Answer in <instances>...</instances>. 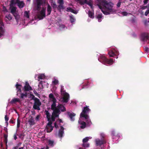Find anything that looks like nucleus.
<instances>
[{
	"mask_svg": "<svg viewBox=\"0 0 149 149\" xmlns=\"http://www.w3.org/2000/svg\"><path fill=\"white\" fill-rule=\"evenodd\" d=\"M45 114L46 115V118H47L48 120H49L51 119V114L48 111L45 110Z\"/></svg>",
	"mask_w": 149,
	"mask_h": 149,
	"instance_id": "nucleus-27",
	"label": "nucleus"
},
{
	"mask_svg": "<svg viewBox=\"0 0 149 149\" xmlns=\"http://www.w3.org/2000/svg\"><path fill=\"white\" fill-rule=\"evenodd\" d=\"M149 13V9L147 10L145 13V15L147 16Z\"/></svg>",
	"mask_w": 149,
	"mask_h": 149,
	"instance_id": "nucleus-53",
	"label": "nucleus"
},
{
	"mask_svg": "<svg viewBox=\"0 0 149 149\" xmlns=\"http://www.w3.org/2000/svg\"><path fill=\"white\" fill-rule=\"evenodd\" d=\"M45 9L42 8L41 10L40 14L37 15V17L38 18L40 19H43L45 16Z\"/></svg>",
	"mask_w": 149,
	"mask_h": 149,
	"instance_id": "nucleus-10",
	"label": "nucleus"
},
{
	"mask_svg": "<svg viewBox=\"0 0 149 149\" xmlns=\"http://www.w3.org/2000/svg\"><path fill=\"white\" fill-rule=\"evenodd\" d=\"M89 140V137H87L84 139L82 141L83 143L87 142Z\"/></svg>",
	"mask_w": 149,
	"mask_h": 149,
	"instance_id": "nucleus-42",
	"label": "nucleus"
},
{
	"mask_svg": "<svg viewBox=\"0 0 149 149\" xmlns=\"http://www.w3.org/2000/svg\"><path fill=\"white\" fill-rule=\"evenodd\" d=\"M6 17L9 20H11L12 19V16L10 14L7 15H6Z\"/></svg>",
	"mask_w": 149,
	"mask_h": 149,
	"instance_id": "nucleus-45",
	"label": "nucleus"
},
{
	"mask_svg": "<svg viewBox=\"0 0 149 149\" xmlns=\"http://www.w3.org/2000/svg\"><path fill=\"white\" fill-rule=\"evenodd\" d=\"M81 125L80 126V128L81 129H84L86 127V123L84 121H82L80 123Z\"/></svg>",
	"mask_w": 149,
	"mask_h": 149,
	"instance_id": "nucleus-32",
	"label": "nucleus"
},
{
	"mask_svg": "<svg viewBox=\"0 0 149 149\" xmlns=\"http://www.w3.org/2000/svg\"><path fill=\"white\" fill-rule=\"evenodd\" d=\"M82 146L85 148L88 147L89 146V144L87 142L83 143Z\"/></svg>",
	"mask_w": 149,
	"mask_h": 149,
	"instance_id": "nucleus-37",
	"label": "nucleus"
},
{
	"mask_svg": "<svg viewBox=\"0 0 149 149\" xmlns=\"http://www.w3.org/2000/svg\"><path fill=\"white\" fill-rule=\"evenodd\" d=\"M90 110V109L87 107H84L82 111L80 114V117L84 118L86 119H87L88 118L87 113Z\"/></svg>",
	"mask_w": 149,
	"mask_h": 149,
	"instance_id": "nucleus-5",
	"label": "nucleus"
},
{
	"mask_svg": "<svg viewBox=\"0 0 149 149\" xmlns=\"http://www.w3.org/2000/svg\"><path fill=\"white\" fill-rule=\"evenodd\" d=\"M36 7L38 11L40 10L41 6L45 3V0H36Z\"/></svg>",
	"mask_w": 149,
	"mask_h": 149,
	"instance_id": "nucleus-7",
	"label": "nucleus"
},
{
	"mask_svg": "<svg viewBox=\"0 0 149 149\" xmlns=\"http://www.w3.org/2000/svg\"><path fill=\"white\" fill-rule=\"evenodd\" d=\"M13 138L15 140H16L17 139V136L16 135V133H15L13 135Z\"/></svg>",
	"mask_w": 149,
	"mask_h": 149,
	"instance_id": "nucleus-57",
	"label": "nucleus"
},
{
	"mask_svg": "<svg viewBox=\"0 0 149 149\" xmlns=\"http://www.w3.org/2000/svg\"><path fill=\"white\" fill-rule=\"evenodd\" d=\"M28 122L30 125H34V120L32 116H31L28 120Z\"/></svg>",
	"mask_w": 149,
	"mask_h": 149,
	"instance_id": "nucleus-24",
	"label": "nucleus"
},
{
	"mask_svg": "<svg viewBox=\"0 0 149 149\" xmlns=\"http://www.w3.org/2000/svg\"><path fill=\"white\" fill-rule=\"evenodd\" d=\"M111 135L112 136H116L118 135L114 131H113L112 132Z\"/></svg>",
	"mask_w": 149,
	"mask_h": 149,
	"instance_id": "nucleus-48",
	"label": "nucleus"
},
{
	"mask_svg": "<svg viewBox=\"0 0 149 149\" xmlns=\"http://www.w3.org/2000/svg\"><path fill=\"white\" fill-rule=\"evenodd\" d=\"M54 126L57 129L58 128V126L57 125L56 122H55L54 123Z\"/></svg>",
	"mask_w": 149,
	"mask_h": 149,
	"instance_id": "nucleus-55",
	"label": "nucleus"
},
{
	"mask_svg": "<svg viewBox=\"0 0 149 149\" xmlns=\"http://www.w3.org/2000/svg\"><path fill=\"white\" fill-rule=\"evenodd\" d=\"M29 12L27 11H24V17L27 18H29Z\"/></svg>",
	"mask_w": 149,
	"mask_h": 149,
	"instance_id": "nucleus-33",
	"label": "nucleus"
},
{
	"mask_svg": "<svg viewBox=\"0 0 149 149\" xmlns=\"http://www.w3.org/2000/svg\"><path fill=\"white\" fill-rule=\"evenodd\" d=\"M124 16H127L128 13L126 12H123L121 13Z\"/></svg>",
	"mask_w": 149,
	"mask_h": 149,
	"instance_id": "nucleus-52",
	"label": "nucleus"
},
{
	"mask_svg": "<svg viewBox=\"0 0 149 149\" xmlns=\"http://www.w3.org/2000/svg\"><path fill=\"white\" fill-rule=\"evenodd\" d=\"M48 121L49 122L46 127V131L47 132H50L53 130L54 127L52 125V123L51 119Z\"/></svg>",
	"mask_w": 149,
	"mask_h": 149,
	"instance_id": "nucleus-9",
	"label": "nucleus"
},
{
	"mask_svg": "<svg viewBox=\"0 0 149 149\" xmlns=\"http://www.w3.org/2000/svg\"><path fill=\"white\" fill-rule=\"evenodd\" d=\"M58 10L60 11H61V10L64 9V8L63 4H59L57 7Z\"/></svg>",
	"mask_w": 149,
	"mask_h": 149,
	"instance_id": "nucleus-29",
	"label": "nucleus"
},
{
	"mask_svg": "<svg viewBox=\"0 0 149 149\" xmlns=\"http://www.w3.org/2000/svg\"><path fill=\"white\" fill-rule=\"evenodd\" d=\"M146 52H148L149 51V49L148 47H146L144 48Z\"/></svg>",
	"mask_w": 149,
	"mask_h": 149,
	"instance_id": "nucleus-56",
	"label": "nucleus"
},
{
	"mask_svg": "<svg viewBox=\"0 0 149 149\" xmlns=\"http://www.w3.org/2000/svg\"><path fill=\"white\" fill-rule=\"evenodd\" d=\"M66 111V108L62 104H59L57 106V108L55 111H58L57 113L59 115L60 114L61 111L64 112Z\"/></svg>",
	"mask_w": 149,
	"mask_h": 149,
	"instance_id": "nucleus-6",
	"label": "nucleus"
},
{
	"mask_svg": "<svg viewBox=\"0 0 149 149\" xmlns=\"http://www.w3.org/2000/svg\"><path fill=\"white\" fill-rule=\"evenodd\" d=\"M66 10L67 12H70L75 14H76L77 13V12L76 10L70 7L67 8Z\"/></svg>",
	"mask_w": 149,
	"mask_h": 149,
	"instance_id": "nucleus-25",
	"label": "nucleus"
},
{
	"mask_svg": "<svg viewBox=\"0 0 149 149\" xmlns=\"http://www.w3.org/2000/svg\"><path fill=\"white\" fill-rule=\"evenodd\" d=\"M99 61L105 65H111L113 63V60L112 58L108 59L104 56H100L98 59Z\"/></svg>",
	"mask_w": 149,
	"mask_h": 149,
	"instance_id": "nucleus-3",
	"label": "nucleus"
},
{
	"mask_svg": "<svg viewBox=\"0 0 149 149\" xmlns=\"http://www.w3.org/2000/svg\"><path fill=\"white\" fill-rule=\"evenodd\" d=\"M15 86L17 89V93H21V88L22 86L20 84H18V83H17L15 85Z\"/></svg>",
	"mask_w": 149,
	"mask_h": 149,
	"instance_id": "nucleus-26",
	"label": "nucleus"
},
{
	"mask_svg": "<svg viewBox=\"0 0 149 149\" xmlns=\"http://www.w3.org/2000/svg\"><path fill=\"white\" fill-rule=\"evenodd\" d=\"M95 142L97 146H101L102 144H105L106 143V140L105 139L101 138V140L99 139L96 140Z\"/></svg>",
	"mask_w": 149,
	"mask_h": 149,
	"instance_id": "nucleus-11",
	"label": "nucleus"
},
{
	"mask_svg": "<svg viewBox=\"0 0 149 149\" xmlns=\"http://www.w3.org/2000/svg\"><path fill=\"white\" fill-rule=\"evenodd\" d=\"M56 100H53L52 101L53 103L51 105V109L54 111H55L56 109L57 108V106L56 107Z\"/></svg>",
	"mask_w": 149,
	"mask_h": 149,
	"instance_id": "nucleus-16",
	"label": "nucleus"
},
{
	"mask_svg": "<svg viewBox=\"0 0 149 149\" xmlns=\"http://www.w3.org/2000/svg\"><path fill=\"white\" fill-rule=\"evenodd\" d=\"M9 122L10 123H11L12 124H13L14 123V121L13 120H12L11 119L10 120Z\"/></svg>",
	"mask_w": 149,
	"mask_h": 149,
	"instance_id": "nucleus-63",
	"label": "nucleus"
},
{
	"mask_svg": "<svg viewBox=\"0 0 149 149\" xmlns=\"http://www.w3.org/2000/svg\"><path fill=\"white\" fill-rule=\"evenodd\" d=\"M7 137H8V135L6 134H5L4 135V142L6 143H7Z\"/></svg>",
	"mask_w": 149,
	"mask_h": 149,
	"instance_id": "nucleus-39",
	"label": "nucleus"
},
{
	"mask_svg": "<svg viewBox=\"0 0 149 149\" xmlns=\"http://www.w3.org/2000/svg\"><path fill=\"white\" fill-rule=\"evenodd\" d=\"M68 114L71 120L73 121L74 120V119L73 117L75 116L76 114L75 113H70V112H68Z\"/></svg>",
	"mask_w": 149,
	"mask_h": 149,
	"instance_id": "nucleus-21",
	"label": "nucleus"
},
{
	"mask_svg": "<svg viewBox=\"0 0 149 149\" xmlns=\"http://www.w3.org/2000/svg\"><path fill=\"white\" fill-rule=\"evenodd\" d=\"M147 6H143L142 7L141 9L143 10H144V9H146V8H147Z\"/></svg>",
	"mask_w": 149,
	"mask_h": 149,
	"instance_id": "nucleus-62",
	"label": "nucleus"
},
{
	"mask_svg": "<svg viewBox=\"0 0 149 149\" xmlns=\"http://www.w3.org/2000/svg\"><path fill=\"white\" fill-rule=\"evenodd\" d=\"M20 120L19 119V118H18L17 119V127L18 128L20 127Z\"/></svg>",
	"mask_w": 149,
	"mask_h": 149,
	"instance_id": "nucleus-43",
	"label": "nucleus"
},
{
	"mask_svg": "<svg viewBox=\"0 0 149 149\" xmlns=\"http://www.w3.org/2000/svg\"><path fill=\"white\" fill-rule=\"evenodd\" d=\"M70 18V22L72 23L74 22L75 20V19L72 16H69Z\"/></svg>",
	"mask_w": 149,
	"mask_h": 149,
	"instance_id": "nucleus-38",
	"label": "nucleus"
},
{
	"mask_svg": "<svg viewBox=\"0 0 149 149\" xmlns=\"http://www.w3.org/2000/svg\"><path fill=\"white\" fill-rule=\"evenodd\" d=\"M60 127L61 129L59 130L58 135L59 137L62 138L63 137V134L64 133V128L62 126H61Z\"/></svg>",
	"mask_w": 149,
	"mask_h": 149,
	"instance_id": "nucleus-19",
	"label": "nucleus"
},
{
	"mask_svg": "<svg viewBox=\"0 0 149 149\" xmlns=\"http://www.w3.org/2000/svg\"><path fill=\"white\" fill-rule=\"evenodd\" d=\"M149 22L146 19L144 21V25L145 26H147V24Z\"/></svg>",
	"mask_w": 149,
	"mask_h": 149,
	"instance_id": "nucleus-50",
	"label": "nucleus"
},
{
	"mask_svg": "<svg viewBox=\"0 0 149 149\" xmlns=\"http://www.w3.org/2000/svg\"><path fill=\"white\" fill-rule=\"evenodd\" d=\"M17 4L19 8H23L25 6V4L23 1H20V0H11V6Z\"/></svg>",
	"mask_w": 149,
	"mask_h": 149,
	"instance_id": "nucleus-4",
	"label": "nucleus"
},
{
	"mask_svg": "<svg viewBox=\"0 0 149 149\" xmlns=\"http://www.w3.org/2000/svg\"><path fill=\"white\" fill-rule=\"evenodd\" d=\"M24 135L22 133L20 134L19 136V138L22 139H23L24 138Z\"/></svg>",
	"mask_w": 149,
	"mask_h": 149,
	"instance_id": "nucleus-49",
	"label": "nucleus"
},
{
	"mask_svg": "<svg viewBox=\"0 0 149 149\" xmlns=\"http://www.w3.org/2000/svg\"><path fill=\"white\" fill-rule=\"evenodd\" d=\"M80 3L81 5L86 3L91 8L93 7L92 2L91 1H89L88 2H87V0H85L84 1H80Z\"/></svg>",
	"mask_w": 149,
	"mask_h": 149,
	"instance_id": "nucleus-18",
	"label": "nucleus"
},
{
	"mask_svg": "<svg viewBox=\"0 0 149 149\" xmlns=\"http://www.w3.org/2000/svg\"><path fill=\"white\" fill-rule=\"evenodd\" d=\"M18 148V146H16L15 147H13V149H17Z\"/></svg>",
	"mask_w": 149,
	"mask_h": 149,
	"instance_id": "nucleus-64",
	"label": "nucleus"
},
{
	"mask_svg": "<svg viewBox=\"0 0 149 149\" xmlns=\"http://www.w3.org/2000/svg\"><path fill=\"white\" fill-rule=\"evenodd\" d=\"M32 96V99L34 100V103L33 106V108L35 110H40V106L41 105L42 103L39 99L35 97L33 94H31Z\"/></svg>",
	"mask_w": 149,
	"mask_h": 149,
	"instance_id": "nucleus-2",
	"label": "nucleus"
},
{
	"mask_svg": "<svg viewBox=\"0 0 149 149\" xmlns=\"http://www.w3.org/2000/svg\"><path fill=\"white\" fill-rule=\"evenodd\" d=\"M58 83V81L56 80V79H55L54 81H53L52 82V83L54 85H56Z\"/></svg>",
	"mask_w": 149,
	"mask_h": 149,
	"instance_id": "nucleus-41",
	"label": "nucleus"
},
{
	"mask_svg": "<svg viewBox=\"0 0 149 149\" xmlns=\"http://www.w3.org/2000/svg\"><path fill=\"white\" fill-rule=\"evenodd\" d=\"M5 120L6 122H7L9 120V118L7 116V115H6L5 116Z\"/></svg>",
	"mask_w": 149,
	"mask_h": 149,
	"instance_id": "nucleus-51",
	"label": "nucleus"
},
{
	"mask_svg": "<svg viewBox=\"0 0 149 149\" xmlns=\"http://www.w3.org/2000/svg\"><path fill=\"white\" fill-rule=\"evenodd\" d=\"M51 5L54 9L55 10L57 8V6L55 2H52L51 3Z\"/></svg>",
	"mask_w": 149,
	"mask_h": 149,
	"instance_id": "nucleus-34",
	"label": "nucleus"
},
{
	"mask_svg": "<svg viewBox=\"0 0 149 149\" xmlns=\"http://www.w3.org/2000/svg\"><path fill=\"white\" fill-rule=\"evenodd\" d=\"M10 12L13 15H15V13H17L16 9L17 8L13 6V5L11 6V3L10 5Z\"/></svg>",
	"mask_w": 149,
	"mask_h": 149,
	"instance_id": "nucleus-17",
	"label": "nucleus"
},
{
	"mask_svg": "<svg viewBox=\"0 0 149 149\" xmlns=\"http://www.w3.org/2000/svg\"><path fill=\"white\" fill-rule=\"evenodd\" d=\"M15 15H13L14 16L15 18L16 19V20H17L18 19L19 17V16L18 15L17 13H15Z\"/></svg>",
	"mask_w": 149,
	"mask_h": 149,
	"instance_id": "nucleus-44",
	"label": "nucleus"
},
{
	"mask_svg": "<svg viewBox=\"0 0 149 149\" xmlns=\"http://www.w3.org/2000/svg\"><path fill=\"white\" fill-rule=\"evenodd\" d=\"M88 16L91 18H94V13L92 11L89 10L88 11Z\"/></svg>",
	"mask_w": 149,
	"mask_h": 149,
	"instance_id": "nucleus-30",
	"label": "nucleus"
},
{
	"mask_svg": "<svg viewBox=\"0 0 149 149\" xmlns=\"http://www.w3.org/2000/svg\"><path fill=\"white\" fill-rule=\"evenodd\" d=\"M57 2L59 4H63V0H57Z\"/></svg>",
	"mask_w": 149,
	"mask_h": 149,
	"instance_id": "nucleus-46",
	"label": "nucleus"
},
{
	"mask_svg": "<svg viewBox=\"0 0 149 149\" xmlns=\"http://www.w3.org/2000/svg\"><path fill=\"white\" fill-rule=\"evenodd\" d=\"M24 88V91H29L32 90L31 87L30 86L27 82H25V85Z\"/></svg>",
	"mask_w": 149,
	"mask_h": 149,
	"instance_id": "nucleus-13",
	"label": "nucleus"
},
{
	"mask_svg": "<svg viewBox=\"0 0 149 149\" xmlns=\"http://www.w3.org/2000/svg\"><path fill=\"white\" fill-rule=\"evenodd\" d=\"M95 17L98 19V21L99 22H100L102 21L101 18L102 17V13L96 14Z\"/></svg>",
	"mask_w": 149,
	"mask_h": 149,
	"instance_id": "nucleus-20",
	"label": "nucleus"
},
{
	"mask_svg": "<svg viewBox=\"0 0 149 149\" xmlns=\"http://www.w3.org/2000/svg\"><path fill=\"white\" fill-rule=\"evenodd\" d=\"M49 97L51 99L52 101L53 100H56V99L54 97L52 93H50L49 95Z\"/></svg>",
	"mask_w": 149,
	"mask_h": 149,
	"instance_id": "nucleus-36",
	"label": "nucleus"
},
{
	"mask_svg": "<svg viewBox=\"0 0 149 149\" xmlns=\"http://www.w3.org/2000/svg\"><path fill=\"white\" fill-rule=\"evenodd\" d=\"M63 96L62 101L63 102L67 103L69 101V95L68 93H65L64 94L62 95Z\"/></svg>",
	"mask_w": 149,
	"mask_h": 149,
	"instance_id": "nucleus-12",
	"label": "nucleus"
},
{
	"mask_svg": "<svg viewBox=\"0 0 149 149\" xmlns=\"http://www.w3.org/2000/svg\"><path fill=\"white\" fill-rule=\"evenodd\" d=\"M121 5V2H118L117 4V6L118 8L120 7Z\"/></svg>",
	"mask_w": 149,
	"mask_h": 149,
	"instance_id": "nucleus-59",
	"label": "nucleus"
},
{
	"mask_svg": "<svg viewBox=\"0 0 149 149\" xmlns=\"http://www.w3.org/2000/svg\"><path fill=\"white\" fill-rule=\"evenodd\" d=\"M24 97H26L25 95H24V93H21L20 94V97L21 99H23Z\"/></svg>",
	"mask_w": 149,
	"mask_h": 149,
	"instance_id": "nucleus-47",
	"label": "nucleus"
},
{
	"mask_svg": "<svg viewBox=\"0 0 149 149\" xmlns=\"http://www.w3.org/2000/svg\"><path fill=\"white\" fill-rule=\"evenodd\" d=\"M97 5L100 9L103 8L104 10H102V12L105 15H107L113 14L116 12L114 8V4L111 1H108L106 0H96Z\"/></svg>",
	"mask_w": 149,
	"mask_h": 149,
	"instance_id": "nucleus-1",
	"label": "nucleus"
},
{
	"mask_svg": "<svg viewBox=\"0 0 149 149\" xmlns=\"http://www.w3.org/2000/svg\"><path fill=\"white\" fill-rule=\"evenodd\" d=\"M52 10V8L51 7L49 4H48L47 8V16L50 14Z\"/></svg>",
	"mask_w": 149,
	"mask_h": 149,
	"instance_id": "nucleus-28",
	"label": "nucleus"
},
{
	"mask_svg": "<svg viewBox=\"0 0 149 149\" xmlns=\"http://www.w3.org/2000/svg\"><path fill=\"white\" fill-rule=\"evenodd\" d=\"M61 92L62 95L64 94L65 93H67L65 92V91L64 90V87L63 86H61Z\"/></svg>",
	"mask_w": 149,
	"mask_h": 149,
	"instance_id": "nucleus-40",
	"label": "nucleus"
},
{
	"mask_svg": "<svg viewBox=\"0 0 149 149\" xmlns=\"http://www.w3.org/2000/svg\"><path fill=\"white\" fill-rule=\"evenodd\" d=\"M141 36L143 40V41L148 39V37L147 34L146 33H142L141 34Z\"/></svg>",
	"mask_w": 149,
	"mask_h": 149,
	"instance_id": "nucleus-23",
	"label": "nucleus"
},
{
	"mask_svg": "<svg viewBox=\"0 0 149 149\" xmlns=\"http://www.w3.org/2000/svg\"><path fill=\"white\" fill-rule=\"evenodd\" d=\"M38 78L39 79H43L42 76V75H40L38 76Z\"/></svg>",
	"mask_w": 149,
	"mask_h": 149,
	"instance_id": "nucleus-61",
	"label": "nucleus"
},
{
	"mask_svg": "<svg viewBox=\"0 0 149 149\" xmlns=\"http://www.w3.org/2000/svg\"><path fill=\"white\" fill-rule=\"evenodd\" d=\"M20 99L19 98H15L13 99L10 102L11 103H15L16 102H20Z\"/></svg>",
	"mask_w": 149,
	"mask_h": 149,
	"instance_id": "nucleus-31",
	"label": "nucleus"
},
{
	"mask_svg": "<svg viewBox=\"0 0 149 149\" xmlns=\"http://www.w3.org/2000/svg\"><path fill=\"white\" fill-rule=\"evenodd\" d=\"M48 121L49 122L46 127V131L47 132H50L53 130L54 127L52 125V123L51 119Z\"/></svg>",
	"mask_w": 149,
	"mask_h": 149,
	"instance_id": "nucleus-8",
	"label": "nucleus"
},
{
	"mask_svg": "<svg viewBox=\"0 0 149 149\" xmlns=\"http://www.w3.org/2000/svg\"><path fill=\"white\" fill-rule=\"evenodd\" d=\"M54 142L53 141H52L49 140L48 141V144L49 146L52 147H53L54 146Z\"/></svg>",
	"mask_w": 149,
	"mask_h": 149,
	"instance_id": "nucleus-35",
	"label": "nucleus"
},
{
	"mask_svg": "<svg viewBox=\"0 0 149 149\" xmlns=\"http://www.w3.org/2000/svg\"><path fill=\"white\" fill-rule=\"evenodd\" d=\"M40 117V115H38L36 117L35 119L36 120H38L39 119Z\"/></svg>",
	"mask_w": 149,
	"mask_h": 149,
	"instance_id": "nucleus-58",
	"label": "nucleus"
},
{
	"mask_svg": "<svg viewBox=\"0 0 149 149\" xmlns=\"http://www.w3.org/2000/svg\"><path fill=\"white\" fill-rule=\"evenodd\" d=\"M3 25V23L0 22V38L3 35L4 33V30L2 27V26Z\"/></svg>",
	"mask_w": 149,
	"mask_h": 149,
	"instance_id": "nucleus-22",
	"label": "nucleus"
},
{
	"mask_svg": "<svg viewBox=\"0 0 149 149\" xmlns=\"http://www.w3.org/2000/svg\"><path fill=\"white\" fill-rule=\"evenodd\" d=\"M58 111H53L52 113V116L51 117V120L52 121H54L55 120V118L58 117L59 115L57 113Z\"/></svg>",
	"mask_w": 149,
	"mask_h": 149,
	"instance_id": "nucleus-15",
	"label": "nucleus"
},
{
	"mask_svg": "<svg viewBox=\"0 0 149 149\" xmlns=\"http://www.w3.org/2000/svg\"><path fill=\"white\" fill-rule=\"evenodd\" d=\"M101 136L102 137L101 138H102V139H104V138L105 137V135L104 134H101Z\"/></svg>",
	"mask_w": 149,
	"mask_h": 149,
	"instance_id": "nucleus-54",
	"label": "nucleus"
},
{
	"mask_svg": "<svg viewBox=\"0 0 149 149\" xmlns=\"http://www.w3.org/2000/svg\"><path fill=\"white\" fill-rule=\"evenodd\" d=\"M118 52L115 50H111L108 52V54L110 57H114L115 56L117 55Z\"/></svg>",
	"mask_w": 149,
	"mask_h": 149,
	"instance_id": "nucleus-14",
	"label": "nucleus"
},
{
	"mask_svg": "<svg viewBox=\"0 0 149 149\" xmlns=\"http://www.w3.org/2000/svg\"><path fill=\"white\" fill-rule=\"evenodd\" d=\"M149 0H144L143 1V3L144 4H147L148 3V1Z\"/></svg>",
	"mask_w": 149,
	"mask_h": 149,
	"instance_id": "nucleus-60",
	"label": "nucleus"
}]
</instances>
